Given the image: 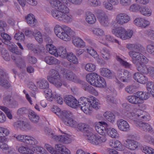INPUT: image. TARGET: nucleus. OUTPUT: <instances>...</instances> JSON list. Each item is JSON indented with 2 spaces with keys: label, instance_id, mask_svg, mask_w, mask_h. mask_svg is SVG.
Wrapping results in <instances>:
<instances>
[{
  "label": "nucleus",
  "instance_id": "nucleus-62",
  "mask_svg": "<svg viewBox=\"0 0 154 154\" xmlns=\"http://www.w3.org/2000/svg\"><path fill=\"white\" fill-rule=\"evenodd\" d=\"M145 112H142L141 113L140 112L138 115V119L142 120L144 121H148L150 119V117L148 115H143V113Z\"/></svg>",
  "mask_w": 154,
  "mask_h": 154
},
{
  "label": "nucleus",
  "instance_id": "nucleus-41",
  "mask_svg": "<svg viewBox=\"0 0 154 154\" xmlns=\"http://www.w3.org/2000/svg\"><path fill=\"white\" fill-rule=\"evenodd\" d=\"M20 4L24 7L26 4V1L29 4L33 6H36L38 3L36 0H18Z\"/></svg>",
  "mask_w": 154,
  "mask_h": 154
},
{
  "label": "nucleus",
  "instance_id": "nucleus-38",
  "mask_svg": "<svg viewBox=\"0 0 154 154\" xmlns=\"http://www.w3.org/2000/svg\"><path fill=\"white\" fill-rule=\"evenodd\" d=\"M106 82L104 79L99 75L94 86L98 87H104L106 86Z\"/></svg>",
  "mask_w": 154,
  "mask_h": 154
},
{
  "label": "nucleus",
  "instance_id": "nucleus-44",
  "mask_svg": "<svg viewBox=\"0 0 154 154\" xmlns=\"http://www.w3.org/2000/svg\"><path fill=\"white\" fill-rule=\"evenodd\" d=\"M27 137V139L26 143L33 146V147H34V146H35L38 143L37 140L34 137L30 136H28Z\"/></svg>",
  "mask_w": 154,
  "mask_h": 154
},
{
  "label": "nucleus",
  "instance_id": "nucleus-55",
  "mask_svg": "<svg viewBox=\"0 0 154 154\" xmlns=\"http://www.w3.org/2000/svg\"><path fill=\"white\" fill-rule=\"evenodd\" d=\"M33 36L35 38V39L39 42L41 43L42 41V34L41 33L36 30L34 32Z\"/></svg>",
  "mask_w": 154,
  "mask_h": 154
},
{
  "label": "nucleus",
  "instance_id": "nucleus-29",
  "mask_svg": "<svg viewBox=\"0 0 154 154\" xmlns=\"http://www.w3.org/2000/svg\"><path fill=\"white\" fill-rule=\"evenodd\" d=\"M49 73L50 76H48L47 77L48 81L60 77L58 72L55 69H51Z\"/></svg>",
  "mask_w": 154,
  "mask_h": 154
},
{
  "label": "nucleus",
  "instance_id": "nucleus-50",
  "mask_svg": "<svg viewBox=\"0 0 154 154\" xmlns=\"http://www.w3.org/2000/svg\"><path fill=\"white\" fill-rule=\"evenodd\" d=\"M62 13V12L57 10H52L51 12L53 17L59 21L60 20Z\"/></svg>",
  "mask_w": 154,
  "mask_h": 154
},
{
  "label": "nucleus",
  "instance_id": "nucleus-54",
  "mask_svg": "<svg viewBox=\"0 0 154 154\" xmlns=\"http://www.w3.org/2000/svg\"><path fill=\"white\" fill-rule=\"evenodd\" d=\"M140 12L142 14L147 16H150L151 14V11L146 7H142Z\"/></svg>",
  "mask_w": 154,
  "mask_h": 154
},
{
  "label": "nucleus",
  "instance_id": "nucleus-4",
  "mask_svg": "<svg viewBox=\"0 0 154 154\" xmlns=\"http://www.w3.org/2000/svg\"><path fill=\"white\" fill-rule=\"evenodd\" d=\"M112 32L116 36L123 40L131 38L133 33L132 30L126 31L124 28L122 27L113 29Z\"/></svg>",
  "mask_w": 154,
  "mask_h": 154
},
{
  "label": "nucleus",
  "instance_id": "nucleus-63",
  "mask_svg": "<svg viewBox=\"0 0 154 154\" xmlns=\"http://www.w3.org/2000/svg\"><path fill=\"white\" fill-rule=\"evenodd\" d=\"M88 4L94 7L100 5L101 4L99 0H88Z\"/></svg>",
  "mask_w": 154,
  "mask_h": 154
},
{
  "label": "nucleus",
  "instance_id": "nucleus-33",
  "mask_svg": "<svg viewBox=\"0 0 154 154\" xmlns=\"http://www.w3.org/2000/svg\"><path fill=\"white\" fill-rule=\"evenodd\" d=\"M101 75L108 78H111L113 76L112 73L109 69L106 68H102L100 69Z\"/></svg>",
  "mask_w": 154,
  "mask_h": 154
},
{
  "label": "nucleus",
  "instance_id": "nucleus-16",
  "mask_svg": "<svg viewBox=\"0 0 154 154\" xmlns=\"http://www.w3.org/2000/svg\"><path fill=\"white\" fill-rule=\"evenodd\" d=\"M136 25L142 28H145L148 26L149 22L141 18H137L133 22Z\"/></svg>",
  "mask_w": 154,
  "mask_h": 154
},
{
  "label": "nucleus",
  "instance_id": "nucleus-37",
  "mask_svg": "<svg viewBox=\"0 0 154 154\" xmlns=\"http://www.w3.org/2000/svg\"><path fill=\"white\" fill-rule=\"evenodd\" d=\"M127 100L129 102L133 104H138L140 103L139 99L137 97L135 93L134 95L128 97Z\"/></svg>",
  "mask_w": 154,
  "mask_h": 154
},
{
  "label": "nucleus",
  "instance_id": "nucleus-28",
  "mask_svg": "<svg viewBox=\"0 0 154 154\" xmlns=\"http://www.w3.org/2000/svg\"><path fill=\"white\" fill-rule=\"evenodd\" d=\"M85 20L88 23L93 24L96 21V18L94 15L91 12H88L86 13Z\"/></svg>",
  "mask_w": 154,
  "mask_h": 154
},
{
  "label": "nucleus",
  "instance_id": "nucleus-14",
  "mask_svg": "<svg viewBox=\"0 0 154 154\" xmlns=\"http://www.w3.org/2000/svg\"><path fill=\"white\" fill-rule=\"evenodd\" d=\"M136 126L140 129L145 131L152 132V128L149 124L142 121L137 122L136 124Z\"/></svg>",
  "mask_w": 154,
  "mask_h": 154
},
{
  "label": "nucleus",
  "instance_id": "nucleus-40",
  "mask_svg": "<svg viewBox=\"0 0 154 154\" xmlns=\"http://www.w3.org/2000/svg\"><path fill=\"white\" fill-rule=\"evenodd\" d=\"M29 117L30 120L34 123H37L39 119V116L32 111L29 112Z\"/></svg>",
  "mask_w": 154,
  "mask_h": 154
},
{
  "label": "nucleus",
  "instance_id": "nucleus-7",
  "mask_svg": "<svg viewBox=\"0 0 154 154\" xmlns=\"http://www.w3.org/2000/svg\"><path fill=\"white\" fill-rule=\"evenodd\" d=\"M130 20V17L127 14L124 13H119L116 16L115 21H114V26L116 27L118 25H122L128 23Z\"/></svg>",
  "mask_w": 154,
  "mask_h": 154
},
{
  "label": "nucleus",
  "instance_id": "nucleus-2",
  "mask_svg": "<svg viewBox=\"0 0 154 154\" xmlns=\"http://www.w3.org/2000/svg\"><path fill=\"white\" fill-rule=\"evenodd\" d=\"M54 32L56 36L65 41H68L73 37L75 32L70 28L65 25L60 26L57 25L54 28Z\"/></svg>",
  "mask_w": 154,
  "mask_h": 154
},
{
  "label": "nucleus",
  "instance_id": "nucleus-58",
  "mask_svg": "<svg viewBox=\"0 0 154 154\" xmlns=\"http://www.w3.org/2000/svg\"><path fill=\"white\" fill-rule=\"evenodd\" d=\"M35 152L37 154H47V151L42 147L36 146L34 148Z\"/></svg>",
  "mask_w": 154,
  "mask_h": 154
},
{
  "label": "nucleus",
  "instance_id": "nucleus-23",
  "mask_svg": "<svg viewBox=\"0 0 154 154\" xmlns=\"http://www.w3.org/2000/svg\"><path fill=\"white\" fill-rule=\"evenodd\" d=\"M82 88L85 90L87 91L95 96H97L98 95V92L92 86L88 84L84 83L82 84Z\"/></svg>",
  "mask_w": 154,
  "mask_h": 154
},
{
  "label": "nucleus",
  "instance_id": "nucleus-56",
  "mask_svg": "<svg viewBox=\"0 0 154 154\" xmlns=\"http://www.w3.org/2000/svg\"><path fill=\"white\" fill-rule=\"evenodd\" d=\"M85 69L89 72L94 71L96 69L95 65L92 63H89L86 64L85 67Z\"/></svg>",
  "mask_w": 154,
  "mask_h": 154
},
{
  "label": "nucleus",
  "instance_id": "nucleus-42",
  "mask_svg": "<svg viewBox=\"0 0 154 154\" xmlns=\"http://www.w3.org/2000/svg\"><path fill=\"white\" fill-rule=\"evenodd\" d=\"M106 132L112 138H116L118 137V134L116 130L114 128H107Z\"/></svg>",
  "mask_w": 154,
  "mask_h": 154
},
{
  "label": "nucleus",
  "instance_id": "nucleus-17",
  "mask_svg": "<svg viewBox=\"0 0 154 154\" xmlns=\"http://www.w3.org/2000/svg\"><path fill=\"white\" fill-rule=\"evenodd\" d=\"M143 63H145L140 62L135 64L137 69L141 74H147L148 73V68Z\"/></svg>",
  "mask_w": 154,
  "mask_h": 154
},
{
  "label": "nucleus",
  "instance_id": "nucleus-57",
  "mask_svg": "<svg viewBox=\"0 0 154 154\" xmlns=\"http://www.w3.org/2000/svg\"><path fill=\"white\" fill-rule=\"evenodd\" d=\"M141 149L146 154H154V149L150 147L143 146L141 148Z\"/></svg>",
  "mask_w": 154,
  "mask_h": 154
},
{
  "label": "nucleus",
  "instance_id": "nucleus-13",
  "mask_svg": "<svg viewBox=\"0 0 154 154\" xmlns=\"http://www.w3.org/2000/svg\"><path fill=\"white\" fill-rule=\"evenodd\" d=\"M108 127L107 124L104 122H100L95 125V128L96 131L100 134L105 135L106 131V128Z\"/></svg>",
  "mask_w": 154,
  "mask_h": 154
},
{
  "label": "nucleus",
  "instance_id": "nucleus-21",
  "mask_svg": "<svg viewBox=\"0 0 154 154\" xmlns=\"http://www.w3.org/2000/svg\"><path fill=\"white\" fill-rule=\"evenodd\" d=\"M25 19L27 23L31 26H34L37 23V20L35 18V16L32 14H28Z\"/></svg>",
  "mask_w": 154,
  "mask_h": 154
},
{
  "label": "nucleus",
  "instance_id": "nucleus-36",
  "mask_svg": "<svg viewBox=\"0 0 154 154\" xmlns=\"http://www.w3.org/2000/svg\"><path fill=\"white\" fill-rule=\"evenodd\" d=\"M140 112L143 113V111L141 110H138L136 112H129L127 113V117L132 120L134 121L136 119H138L139 113Z\"/></svg>",
  "mask_w": 154,
  "mask_h": 154
},
{
  "label": "nucleus",
  "instance_id": "nucleus-49",
  "mask_svg": "<svg viewBox=\"0 0 154 154\" xmlns=\"http://www.w3.org/2000/svg\"><path fill=\"white\" fill-rule=\"evenodd\" d=\"M57 8L59 11L62 12L63 14L68 13L69 11V9L67 6L62 4L61 2L60 3V4L58 6Z\"/></svg>",
  "mask_w": 154,
  "mask_h": 154
},
{
  "label": "nucleus",
  "instance_id": "nucleus-5",
  "mask_svg": "<svg viewBox=\"0 0 154 154\" xmlns=\"http://www.w3.org/2000/svg\"><path fill=\"white\" fill-rule=\"evenodd\" d=\"M61 119L65 125L71 127L76 125V122L72 118V114L70 112L63 111Z\"/></svg>",
  "mask_w": 154,
  "mask_h": 154
},
{
  "label": "nucleus",
  "instance_id": "nucleus-52",
  "mask_svg": "<svg viewBox=\"0 0 154 154\" xmlns=\"http://www.w3.org/2000/svg\"><path fill=\"white\" fill-rule=\"evenodd\" d=\"M146 88L148 91L149 92L152 96H154V83L149 81L146 85Z\"/></svg>",
  "mask_w": 154,
  "mask_h": 154
},
{
  "label": "nucleus",
  "instance_id": "nucleus-61",
  "mask_svg": "<svg viewBox=\"0 0 154 154\" xmlns=\"http://www.w3.org/2000/svg\"><path fill=\"white\" fill-rule=\"evenodd\" d=\"M146 49L149 54L154 57V45L149 44L147 45L146 47Z\"/></svg>",
  "mask_w": 154,
  "mask_h": 154
},
{
  "label": "nucleus",
  "instance_id": "nucleus-60",
  "mask_svg": "<svg viewBox=\"0 0 154 154\" xmlns=\"http://www.w3.org/2000/svg\"><path fill=\"white\" fill-rule=\"evenodd\" d=\"M9 131L7 129L0 127V140L2 139L3 137H4L9 134Z\"/></svg>",
  "mask_w": 154,
  "mask_h": 154
},
{
  "label": "nucleus",
  "instance_id": "nucleus-48",
  "mask_svg": "<svg viewBox=\"0 0 154 154\" xmlns=\"http://www.w3.org/2000/svg\"><path fill=\"white\" fill-rule=\"evenodd\" d=\"M91 101V106L92 108L97 109L99 108V105L98 102L96 101V98L93 96L90 97L89 98Z\"/></svg>",
  "mask_w": 154,
  "mask_h": 154
},
{
  "label": "nucleus",
  "instance_id": "nucleus-51",
  "mask_svg": "<svg viewBox=\"0 0 154 154\" xmlns=\"http://www.w3.org/2000/svg\"><path fill=\"white\" fill-rule=\"evenodd\" d=\"M18 151L19 152L25 154H32L34 151L27 147L24 146L20 147L18 149Z\"/></svg>",
  "mask_w": 154,
  "mask_h": 154
},
{
  "label": "nucleus",
  "instance_id": "nucleus-43",
  "mask_svg": "<svg viewBox=\"0 0 154 154\" xmlns=\"http://www.w3.org/2000/svg\"><path fill=\"white\" fill-rule=\"evenodd\" d=\"M57 57L60 56L63 58L66 57L67 55V51L66 48L63 47H60L57 49Z\"/></svg>",
  "mask_w": 154,
  "mask_h": 154
},
{
  "label": "nucleus",
  "instance_id": "nucleus-30",
  "mask_svg": "<svg viewBox=\"0 0 154 154\" xmlns=\"http://www.w3.org/2000/svg\"><path fill=\"white\" fill-rule=\"evenodd\" d=\"M135 94L137 97L139 99L140 102L141 100H147L150 96V94L148 93L141 91L137 92Z\"/></svg>",
  "mask_w": 154,
  "mask_h": 154
},
{
  "label": "nucleus",
  "instance_id": "nucleus-22",
  "mask_svg": "<svg viewBox=\"0 0 154 154\" xmlns=\"http://www.w3.org/2000/svg\"><path fill=\"white\" fill-rule=\"evenodd\" d=\"M37 87L40 89H45L48 90L49 87V83L48 81L44 79H40L36 82Z\"/></svg>",
  "mask_w": 154,
  "mask_h": 154
},
{
  "label": "nucleus",
  "instance_id": "nucleus-3",
  "mask_svg": "<svg viewBox=\"0 0 154 154\" xmlns=\"http://www.w3.org/2000/svg\"><path fill=\"white\" fill-rule=\"evenodd\" d=\"M10 49V51L14 53L11 56V58L14 60L17 66L20 67L23 66L25 65V63L24 58L21 55V52L19 51L17 46L15 45H13Z\"/></svg>",
  "mask_w": 154,
  "mask_h": 154
},
{
  "label": "nucleus",
  "instance_id": "nucleus-24",
  "mask_svg": "<svg viewBox=\"0 0 154 154\" xmlns=\"http://www.w3.org/2000/svg\"><path fill=\"white\" fill-rule=\"evenodd\" d=\"M126 142V147L131 150L135 149L139 145V143L134 140H128Z\"/></svg>",
  "mask_w": 154,
  "mask_h": 154
},
{
  "label": "nucleus",
  "instance_id": "nucleus-12",
  "mask_svg": "<svg viewBox=\"0 0 154 154\" xmlns=\"http://www.w3.org/2000/svg\"><path fill=\"white\" fill-rule=\"evenodd\" d=\"M64 101L67 105L73 108H77L79 101L72 95H68L65 96Z\"/></svg>",
  "mask_w": 154,
  "mask_h": 154
},
{
  "label": "nucleus",
  "instance_id": "nucleus-27",
  "mask_svg": "<svg viewBox=\"0 0 154 154\" xmlns=\"http://www.w3.org/2000/svg\"><path fill=\"white\" fill-rule=\"evenodd\" d=\"M45 61L48 64H58L60 62L59 60L52 56H47L45 58Z\"/></svg>",
  "mask_w": 154,
  "mask_h": 154
},
{
  "label": "nucleus",
  "instance_id": "nucleus-10",
  "mask_svg": "<svg viewBox=\"0 0 154 154\" xmlns=\"http://www.w3.org/2000/svg\"><path fill=\"white\" fill-rule=\"evenodd\" d=\"M0 85L7 89L10 86L8 82V74L1 69H0Z\"/></svg>",
  "mask_w": 154,
  "mask_h": 154
},
{
  "label": "nucleus",
  "instance_id": "nucleus-19",
  "mask_svg": "<svg viewBox=\"0 0 154 154\" xmlns=\"http://www.w3.org/2000/svg\"><path fill=\"white\" fill-rule=\"evenodd\" d=\"M46 91L45 90L44 91V93L45 94V97L49 101H52L53 99L56 100L57 97L59 96V94L56 92H52L51 89Z\"/></svg>",
  "mask_w": 154,
  "mask_h": 154
},
{
  "label": "nucleus",
  "instance_id": "nucleus-6",
  "mask_svg": "<svg viewBox=\"0 0 154 154\" xmlns=\"http://www.w3.org/2000/svg\"><path fill=\"white\" fill-rule=\"evenodd\" d=\"M91 103L89 98L81 97L79 100V104L77 108H80L84 113L87 114L89 113L90 111L92 110Z\"/></svg>",
  "mask_w": 154,
  "mask_h": 154
},
{
  "label": "nucleus",
  "instance_id": "nucleus-15",
  "mask_svg": "<svg viewBox=\"0 0 154 154\" xmlns=\"http://www.w3.org/2000/svg\"><path fill=\"white\" fill-rule=\"evenodd\" d=\"M117 125L119 129L121 131H127L130 130V127L128 123L123 119H120L117 121Z\"/></svg>",
  "mask_w": 154,
  "mask_h": 154
},
{
  "label": "nucleus",
  "instance_id": "nucleus-26",
  "mask_svg": "<svg viewBox=\"0 0 154 154\" xmlns=\"http://www.w3.org/2000/svg\"><path fill=\"white\" fill-rule=\"evenodd\" d=\"M60 21L68 23L72 22L73 19L72 15L69 14H67V13H62Z\"/></svg>",
  "mask_w": 154,
  "mask_h": 154
},
{
  "label": "nucleus",
  "instance_id": "nucleus-47",
  "mask_svg": "<svg viewBox=\"0 0 154 154\" xmlns=\"http://www.w3.org/2000/svg\"><path fill=\"white\" fill-rule=\"evenodd\" d=\"M49 82L57 88H60L62 85V80L60 77L55 79L51 80V81H49Z\"/></svg>",
  "mask_w": 154,
  "mask_h": 154
},
{
  "label": "nucleus",
  "instance_id": "nucleus-64",
  "mask_svg": "<svg viewBox=\"0 0 154 154\" xmlns=\"http://www.w3.org/2000/svg\"><path fill=\"white\" fill-rule=\"evenodd\" d=\"M28 110L26 108L22 107L19 108L17 111V114L20 116L27 113Z\"/></svg>",
  "mask_w": 154,
  "mask_h": 154
},
{
  "label": "nucleus",
  "instance_id": "nucleus-34",
  "mask_svg": "<svg viewBox=\"0 0 154 154\" xmlns=\"http://www.w3.org/2000/svg\"><path fill=\"white\" fill-rule=\"evenodd\" d=\"M131 76L129 72L127 70H124L120 80L123 82L127 83L129 81Z\"/></svg>",
  "mask_w": 154,
  "mask_h": 154
},
{
  "label": "nucleus",
  "instance_id": "nucleus-1",
  "mask_svg": "<svg viewBox=\"0 0 154 154\" xmlns=\"http://www.w3.org/2000/svg\"><path fill=\"white\" fill-rule=\"evenodd\" d=\"M126 47L130 51L128 54L131 58V61L133 64H135L140 62H144L146 64L148 62L149 60L140 53L143 48V46L140 44L128 43L127 44Z\"/></svg>",
  "mask_w": 154,
  "mask_h": 154
},
{
  "label": "nucleus",
  "instance_id": "nucleus-46",
  "mask_svg": "<svg viewBox=\"0 0 154 154\" xmlns=\"http://www.w3.org/2000/svg\"><path fill=\"white\" fill-rule=\"evenodd\" d=\"M1 36L5 40L4 43L5 45L10 46L11 44V37L8 34L3 32L1 34Z\"/></svg>",
  "mask_w": 154,
  "mask_h": 154
},
{
  "label": "nucleus",
  "instance_id": "nucleus-32",
  "mask_svg": "<svg viewBox=\"0 0 154 154\" xmlns=\"http://www.w3.org/2000/svg\"><path fill=\"white\" fill-rule=\"evenodd\" d=\"M100 52L102 57L106 60H108L110 58V51L106 48H102L100 49Z\"/></svg>",
  "mask_w": 154,
  "mask_h": 154
},
{
  "label": "nucleus",
  "instance_id": "nucleus-18",
  "mask_svg": "<svg viewBox=\"0 0 154 154\" xmlns=\"http://www.w3.org/2000/svg\"><path fill=\"white\" fill-rule=\"evenodd\" d=\"M98 77H99V75L97 74L94 72H91L86 75V79L87 81L89 83L94 86Z\"/></svg>",
  "mask_w": 154,
  "mask_h": 154
},
{
  "label": "nucleus",
  "instance_id": "nucleus-11",
  "mask_svg": "<svg viewBox=\"0 0 154 154\" xmlns=\"http://www.w3.org/2000/svg\"><path fill=\"white\" fill-rule=\"evenodd\" d=\"M48 135L50 136L51 137L53 138L57 141L68 144L71 142V136L67 135L65 134L63 135L54 136L53 133H48Z\"/></svg>",
  "mask_w": 154,
  "mask_h": 154
},
{
  "label": "nucleus",
  "instance_id": "nucleus-8",
  "mask_svg": "<svg viewBox=\"0 0 154 154\" xmlns=\"http://www.w3.org/2000/svg\"><path fill=\"white\" fill-rule=\"evenodd\" d=\"M94 12L100 24L104 27L108 26L109 23L108 17L106 13L100 9L96 10Z\"/></svg>",
  "mask_w": 154,
  "mask_h": 154
},
{
  "label": "nucleus",
  "instance_id": "nucleus-39",
  "mask_svg": "<svg viewBox=\"0 0 154 154\" xmlns=\"http://www.w3.org/2000/svg\"><path fill=\"white\" fill-rule=\"evenodd\" d=\"M104 116L108 121L113 123L115 120V117L113 113L110 112H106L104 114Z\"/></svg>",
  "mask_w": 154,
  "mask_h": 154
},
{
  "label": "nucleus",
  "instance_id": "nucleus-25",
  "mask_svg": "<svg viewBox=\"0 0 154 154\" xmlns=\"http://www.w3.org/2000/svg\"><path fill=\"white\" fill-rule=\"evenodd\" d=\"M72 43L75 47L78 48H83L85 45L83 40L77 37H73Z\"/></svg>",
  "mask_w": 154,
  "mask_h": 154
},
{
  "label": "nucleus",
  "instance_id": "nucleus-59",
  "mask_svg": "<svg viewBox=\"0 0 154 154\" xmlns=\"http://www.w3.org/2000/svg\"><path fill=\"white\" fill-rule=\"evenodd\" d=\"M28 135H17L15 134L14 136V137H15L18 141L23 142L26 143V139H27V137H28Z\"/></svg>",
  "mask_w": 154,
  "mask_h": 154
},
{
  "label": "nucleus",
  "instance_id": "nucleus-53",
  "mask_svg": "<svg viewBox=\"0 0 154 154\" xmlns=\"http://www.w3.org/2000/svg\"><path fill=\"white\" fill-rule=\"evenodd\" d=\"M92 32L94 35L97 36H102L104 35V32L103 30L99 28H93Z\"/></svg>",
  "mask_w": 154,
  "mask_h": 154
},
{
  "label": "nucleus",
  "instance_id": "nucleus-35",
  "mask_svg": "<svg viewBox=\"0 0 154 154\" xmlns=\"http://www.w3.org/2000/svg\"><path fill=\"white\" fill-rule=\"evenodd\" d=\"M46 48L49 53L55 57H57V49L56 48L51 44L46 45Z\"/></svg>",
  "mask_w": 154,
  "mask_h": 154
},
{
  "label": "nucleus",
  "instance_id": "nucleus-45",
  "mask_svg": "<svg viewBox=\"0 0 154 154\" xmlns=\"http://www.w3.org/2000/svg\"><path fill=\"white\" fill-rule=\"evenodd\" d=\"M66 57L68 60L70 62H72L74 64H76L78 63L77 58L72 53H67Z\"/></svg>",
  "mask_w": 154,
  "mask_h": 154
},
{
  "label": "nucleus",
  "instance_id": "nucleus-9",
  "mask_svg": "<svg viewBox=\"0 0 154 154\" xmlns=\"http://www.w3.org/2000/svg\"><path fill=\"white\" fill-rule=\"evenodd\" d=\"M63 75V78L66 80L76 83H80L81 81L77 75L69 70H64Z\"/></svg>",
  "mask_w": 154,
  "mask_h": 154
},
{
  "label": "nucleus",
  "instance_id": "nucleus-20",
  "mask_svg": "<svg viewBox=\"0 0 154 154\" xmlns=\"http://www.w3.org/2000/svg\"><path fill=\"white\" fill-rule=\"evenodd\" d=\"M85 136L89 142L95 145H98V137L95 134L92 133H90L88 134H86Z\"/></svg>",
  "mask_w": 154,
  "mask_h": 154
},
{
  "label": "nucleus",
  "instance_id": "nucleus-31",
  "mask_svg": "<svg viewBox=\"0 0 154 154\" xmlns=\"http://www.w3.org/2000/svg\"><path fill=\"white\" fill-rule=\"evenodd\" d=\"M27 47L29 49L33 51L34 53L37 55H41L43 53L41 50L38 49L36 47L35 45L29 43L28 44Z\"/></svg>",
  "mask_w": 154,
  "mask_h": 154
}]
</instances>
